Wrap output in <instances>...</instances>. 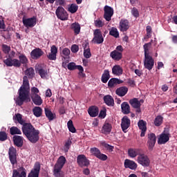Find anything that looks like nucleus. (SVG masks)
<instances>
[{
	"label": "nucleus",
	"instance_id": "052dcab7",
	"mask_svg": "<svg viewBox=\"0 0 177 177\" xmlns=\"http://www.w3.org/2000/svg\"><path fill=\"white\" fill-rule=\"evenodd\" d=\"M71 50L73 53H77L80 50V47L77 44H73L71 46Z\"/></svg>",
	"mask_w": 177,
	"mask_h": 177
},
{
	"label": "nucleus",
	"instance_id": "774afa93",
	"mask_svg": "<svg viewBox=\"0 0 177 177\" xmlns=\"http://www.w3.org/2000/svg\"><path fill=\"white\" fill-rule=\"evenodd\" d=\"M99 117H100V118H104L106 117V111H101Z\"/></svg>",
	"mask_w": 177,
	"mask_h": 177
},
{
	"label": "nucleus",
	"instance_id": "cd10ccee",
	"mask_svg": "<svg viewBox=\"0 0 177 177\" xmlns=\"http://www.w3.org/2000/svg\"><path fill=\"white\" fill-rule=\"evenodd\" d=\"M151 44H153V40H151L150 42L147 43L143 46L145 56H151V52H150Z\"/></svg>",
	"mask_w": 177,
	"mask_h": 177
},
{
	"label": "nucleus",
	"instance_id": "72a5a7b5",
	"mask_svg": "<svg viewBox=\"0 0 177 177\" xmlns=\"http://www.w3.org/2000/svg\"><path fill=\"white\" fill-rule=\"evenodd\" d=\"M15 102L18 106H21L23 104V86H21L19 90V97H17Z\"/></svg>",
	"mask_w": 177,
	"mask_h": 177
},
{
	"label": "nucleus",
	"instance_id": "603ef678",
	"mask_svg": "<svg viewBox=\"0 0 177 177\" xmlns=\"http://www.w3.org/2000/svg\"><path fill=\"white\" fill-rule=\"evenodd\" d=\"M94 26L98 28H100L104 26V22L102 21V19H97L94 21Z\"/></svg>",
	"mask_w": 177,
	"mask_h": 177
},
{
	"label": "nucleus",
	"instance_id": "a18cd8bd",
	"mask_svg": "<svg viewBox=\"0 0 177 177\" xmlns=\"http://www.w3.org/2000/svg\"><path fill=\"white\" fill-rule=\"evenodd\" d=\"M67 127L69 132H71L72 133H75V132L77 131L75 127H74V124H73V120H70L67 122Z\"/></svg>",
	"mask_w": 177,
	"mask_h": 177
},
{
	"label": "nucleus",
	"instance_id": "0eeeda50",
	"mask_svg": "<svg viewBox=\"0 0 177 177\" xmlns=\"http://www.w3.org/2000/svg\"><path fill=\"white\" fill-rule=\"evenodd\" d=\"M136 161L142 167H149V165H150V159L149 158V156L145 153L138 155Z\"/></svg>",
	"mask_w": 177,
	"mask_h": 177
},
{
	"label": "nucleus",
	"instance_id": "79ce46f5",
	"mask_svg": "<svg viewBox=\"0 0 177 177\" xmlns=\"http://www.w3.org/2000/svg\"><path fill=\"white\" fill-rule=\"evenodd\" d=\"M72 143H73V141L71 140V138H68L67 140L65 141L64 149H63L65 153H67L68 150H70V147L71 146Z\"/></svg>",
	"mask_w": 177,
	"mask_h": 177
},
{
	"label": "nucleus",
	"instance_id": "13d9d810",
	"mask_svg": "<svg viewBox=\"0 0 177 177\" xmlns=\"http://www.w3.org/2000/svg\"><path fill=\"white\" fill-rule=\"evenodd\" d=\"M84 56L86 59H90L91 57L92 53H91V48L84 50Z\"/></svg>",
	"mask_w": 177,
	"mask_h": 177
},
{
	"label": "nucleus",
	"instance_id": "9b49d317",
	"mask_svg": "<svg viewBox=\"0 0 177 177\" xmlns=\"http://www.w3.org/2000/svg\"><path fill=\"white\" fill-rule=\"evenodd\" d=\"M77 162L80 167H88L89 165V160L84 154L79 155L77 158Z\"/></svg>",
	"mask_w": 177,
	"mask_h": 177
},
{
	"label": "nucleus",
	"instance_id": "aec40b11",
	"mask_svg": "<svg viewBox=\"0 0 177 177\" xmlns=\"http://www.w3.org/2000/svg\"><path fill=\"white\" fill-rule=\"evenodd\" d=\"M57 56V47L53 45L50 48V52L47 55L48 59L49 60H56Z\"/></svg>",
	"mask_w": 177,
	"mask_h": 177
},
{
	"label": "nucleus",
	"instance_id": "bb28decb",
	"mask_svg": "<svg viewBox=\"0 0 177 177\" xmlns=\"http://www.w3.org/2000/svg\"><path fill=\"white\" fill-rule=\"evenodd\" d=\"M145 101L143 100H138V98H133L129 100V103L133 109H139L141 104L140 103H143Z\"/></svg>",
	"mask_w": 177,
	"mask_h": 177
},
{
	"label": "nucleus",
	"instance_id": "c03bdc74",
	"mask_svg": "<svg viewBox=\"0 0 177 177\" xmlns=\"http://www.w3.org/2000/svg\"><path fill=\"white\" fill-rule=\"evenodd\" d=\"M12 177H23V167H20L18 169H14Z\"/></svg>",
	"mask_w": 177,
	"mask_h": 177
},
{
	"label": "nucleus",
	"instance_id": "423d86ee",
	"mask_svg": "<svg viewBox=\"0 0 177 177\" xmlns=\"http://www.w3.org/2000/svg\"><path fill=\"white\" fill-rule=\"evenodd\" d=\"M93 38L92 39V42L93 44H103L104 39L103 38V35L102 34V31L100 29H95L93 31Z\"/></svg>",
	"mask_w": 177,
	"mask_h": 177
},
{
	"label": "nucleus",
	"instance_id": "8fccbe9b",
	"mask_svg": "<svg viewBox=\"0 0 177 177\" xmlns=\"http://www.w3.org/2000/svg\"><path fill=\"white\" fill-rule=\"evenodd\" d=\"M101 146L104 147V149H106L108 150V151H110V152H111L114 150V147L106 143V142H104V141L101 142Z\"/></svg>",
	"mask_w": 177,
	"mask_h": 177
},
{
	"label": "nucleus",
	"instance_id": "e2e57ef3",
	"mask_svg": "<svg viewBox=\"0 0 177 177\" xmlns=\"http://www.w3.org/2000/svg\"><path fill=\"white\" fill-rule=\"evenodd\" d=\"M131 14L136 18L139 17V11L138 10V9L136 8H132Z\"/></svg>",
	"mask_w": 177,
	"mask_h": 177
},
{
	"label": "nucleus",
	"instance_id": "ddd939ff",
	"mask_svg": "<svg viewBox=\"0 0 177 177\" xmlns=\"http://www.w3.org/2000/svg\"><path fill=\"white\" fill-rule=\"evenodd\" d=\"M36 73L40 75L43 80H48L49 77V70L46 68L39 67L36 68Z\"/></svg>",
	"mask_w": 177,
	"mask_h": 177
},
{
	"label": "nucleus",
	"instance_id": "393cba45",
	"mask_svg": "<svg viewBox=\"0 0 177 177\" xmlns=\"http://www.w3.org/2000/svg\"><path fill=\"white\" fill-rule=\"evenodd\" d=\"M168 140H169V134L162 133L158 138V145H165Z\"/></svg>",
	"mask_w": 177,
	"mask_h": 177
},
{
	"label": "nucleus",
	"instance_id": "49530a36",
	"mask_svg": "<svg viewBox=\"0 0 177 177\" xmlns=\"http://www.w3.org/2000/svg\"><path fill=\"white\" fill-rule=\"evenodd\" d=\"M10 135H21V131L17 127H12L10 129Z\"/></svg>",
	"mask_w": 177,
	"mask_h": 177
},
{
	"label": "nucleus",
	"instance_id": "6ab92c4d",
	"mask_svg": "<svg viewBox=\"0 0 177 177\" xmlns=\"http://www.w3.org/2000/svg\"><path fill=\"white\" fill-rule=\"evenodd\" d=\"M138 128L139 129H140L141 131V134L140 136L141 138H143V136H145L146 131H147V123L143 120H139V122H138Z\"/></svg>",
	"mask_w": 177,
	"mask_h": 177
},
{
	"label": "nucleus",
	"instance_id": "37998d69",
	"mask_svg": "<svg viewBox=\"0 0 177 177\" xmlns=\"http://www.w3.org/2000/svg\"><path fill=\"white\" fill-rule=\"evenodd\" d=\"M78 10V6L75 3H72L68 6V12L70 13H75Z\"/></svg>",
	"mask_w": 177,
	"mask_h": 177
},
{
	"label": "nucleus",
	"instance_id": "a211bd4d",
	"mask_svg": "<svg viewBox=\"0 0 177 177\" xmlns=\"http://www.w3.org/2000/svg\"><path fill=\"white\" fill-rule=\"evenodd\" d=\"M23 24L27 28H32L35 24H37V19L35 17H32L23 20Z\"/></svg>",
	"mask_w": 177,
	"mask_h": 177
},
{
	"label": "nucleus",
	"instance_id": "20e7f679",
	"mask_svg": "<svg viewBox=\"0 0 177 177\" xmlns=\"http://www.w3.org/2000/svg\"><path fill=\"white\" fill-rule=\"evenodd\" d=\"M23 102L26 103L31 102V97H30V82L28 80H26L23 82Z\"/></svg>",
	"mask_w": 177,
	"mask_h": 177
},
{
	"label": "nucleus",
	"instance_id": "6e6d98bb",
	"mask_svg": "<svg viewBox=\"0 0 177 177\" xmlns=\"http://www.w3.org/2000/svg\"><path fill=\"white\" fill-rule=\"evenodd\" d=\"M8 139V134L5 131H0V141L5 142Z\"/></svg>",
	"mask_w": 177,
	"mask_h": 177
},
{
	"label": "nucleus",
	"instance_id": "c756f323",
	"mask_svg": "<svg viewBox=\"0 0 177 177\" xmlns=\"http://www.w3.org/2000/svg\"><path fill=\"white\" fill-rule=\"evenodd\" d=\"M32 100L36 106H41L43 103L42 98H41V96L39 95L36 94V95H32Z\"/></svg>",
	"mask_w": 177,
	"mask_h": 177
},
{
	"label": "nucleus",
	"instance_id": "f704fd0d",
	"mask_svg": "<svg viewBox=\"0 0 177 177\" xmlns=\"http://www.w3.org/2000/svg\"><path fill=\"white\" fill-rule=\"evenodd\" d=\"M112 73L114 75H122V67L120 65H115L112 68Z\"/></svg>",
	"mask_w": 177,
	"mask_h": 177
},
{
	"label": "nucleus",
	"instance_id": "58836bf2",
	"mask_svg": "<svg viewBox=\"0 0 177 177\" xmlns=\"http://www.w3.org/2000/svg\"><path fill=\"white\" fill-rule=\"evenodd\" d=\"M88 114L91 117H97L99 114V109L96 106H92L88 109Z\"/></svg>",
	"mask_w": 177,
	"mask_h": 177
},
{
	"label": "nucleus",
	"instance_id": "9d476101",
	"mask_svg": "<svg viewBox=\"0 0 177 177\" xmlns=\"http://www.w3.org/2000/svg\"><path fill=\"white\" fill-rule=\"evenodd\" d=\"M104 11V19H105L106 21H110V20H111V17H113V15H114V10L109 6H105Z\"/></svg>",
	"mask_w": 177,
	"mask_h": 177
},
{
	"label": "nucleus",
	"instance_id": "f8f14e48",
	"mask_svg": "<svg viewBox=\"0 0 177 177\" xmlns=\"http://www.w3.org/2000/svg\"><path fill=\"white\" fill-rule=\"evenodd\" d=\"M9 159L12 165H15L17 162V157L16 155V149L13 147L9 148L8 150Z\"/></svg>",
	"mask_w": 177,
	"mask_h": 177
},
{
	"label": "nucleus",
	"instance_id": "f3484780",
	"mask_svg": "<svg viewBox=\"0 0 177 177\" xmlns=\"http://www.w3.org/2000/svg\"><path fill=\"white\" fill-rule=\"evenodd\" d=\"M130 126H131V120L129 119V118H128V116H124L122 118V122H121V128L123 132L126 133L127 129H128Z\"/></svg>",
	"mask_w": 177,
	"mask_h": 177
},
{
	"label": "nucleus",
	"instance_id": "c9c22d12",
	"mask_svg": "<svg viewBox=\"0 0 177 177\" xmlns=\"http://www.w3.org/2000/svg\"><path fill=\"white\" fill-rule=\"evenodd\" d=\"M116 95L122 97V96H125L126 93H128V88L127 87H120L115 91Z\"/></svg>",
	"mask_w": 177,
	"mask_h": 177
},
{
	"label": "nucleus",
	"instance_id": "bf43d9fd",
	"mask_svg": "<svg viewBox=\"0 0 177 177\" xmlns=\"http://www.w3.org/2000/svg\"><path fill=\"white\" fill-rule=\"evenodd\" d=\"M151 37V26H147V35L144 37V39H149Z\"/></svg>",
	"mask_w": 177,
	"mask_h": 177
},
{
	"label": "nucleus",
	"instance_id": "e433bc0d",
	"mask_svg": "<svg viewBox=\"0 0 177 177\" xmlns=\"http://www.w3.org/2000/svg\"><path fill=\"white\" fill-rule=\"evenodd\" d=\"M139 154V149L131 148L128 150V156L131 158H135Z\"/></svg>",
	"mask_w": 177,
	"mask_h": 177
},
{
	"label": "nucleus",
	"instance_id": "f03ea898",
	"mask_svg": "<svg viewBox=\"0 0 177 177\" xmlns=\"http://www.w3.org/2000/svg\"><path fill=\"white\" fill-rule=\"evenodd\" d=\"M66 157L61 156L57 160L53 167V175L55 177H64V172L62 171L66 164Z\"/></svg>",
	"mask_w": 177,
	"mask_h": 177
},
{
	"label": "nucleus",
	"instance_id": "2f4dec72",
	"mask_svg": "<svg viewBox=\"0 0 177 177\" xmlns=\"http://www.w3.org/2000/svg\"><path fill=\"white\" fill-rule=\"evenodd\" d=\"M121 109L123 114H129V113H131V107L129 106V104L127 102L121 104Z\"/></svg>",
	"mask_w": 177,
	"mask_h": 177
},
{
	"label": "nucleus",
	"instance_id": "4d7b16f0",
	"mask_svg": "<svg viewBox=\"0 0 177 177\" xmlns=\"http://www.w3.org/2000/svg\"><path fill=\"white\" fill-rule=\"evenodd\" d=\"M2 50L5 55H8L9 52H10V46L6 45V44H3L2 45Z\"/></svg>",
	"mask_w": 177,
	"mask_h": 177
},
{
	"label": "nucleus",
	"instance_id": "6e6552de",
	"mask_svg": "<svg viewBox=\"0 0 177 177\" xmlns=\"http://www.w3.org/2000/svg\"><path fill=\"white\" fill-rule=\"evenodd\" d=\"M71 53V51L68 48H63L61 52V57L63 61L62 62V66L65 67L66 64L68 63V59H70V54Z\"/></svg>",
	"mask_w": 177,
	"mask_h": 177
},
{
	"label": "nucleus",
	"instance_id": "de8ad7c7",
	"mask_svg": "<svg viewBox=\"0 0 177 177\" xmlns=\"http://www.w3.org/2000/svg\"><path fill=\"white\" fill-rule=\"evenodd\" d=\"M109 35H111L115 38H118V37H120V33L118 32L117 28H111L109 31Z\"/></svg>",
	"mask_w": 177,
	"mask_h": 177
},
{
	"label": "nucleus",
	"instance_id": "2eb2a0df",
	"mask_svg": "<svg viewBox=\"0 0 177 177\" xmlns=\"http://www.w3.org/2000/svg\"><path fill=\"white\" fill-rule=\"evenodd\" d=\"M39 171H41V164L36 162L33 169L31 170L28 177H38L39 176Z\"/></svg>",
	"mask_w": 177,
	"mask_h": 177
},
{
	"label": "nucleus",
	"instance_id": "7c9ffc66",
	"mask_svg": "<svg viewBox=\"0 0 177 177\" xmlns=\"http://www.w3.org/2000/svg\"><path fill=\"white\" fill-rule=\"evenodd\" d=\"M12 139L15 146H17V147H21L23 146V138L21 136H14Z\"/></svg>",
	"mask_w": 177,
	"mask_h": 177
},
{
	"label": "nucleus",
	"instance_id": "4be33fe9",
	"mask_svg": "<svg viewBox=\"0 0 177 177\" xmlns=\"http://www.w3.org/2000/svg\"><path fill=\"white\" fill-rule=\"evenodd\" d=\"M44 55V51H42L40 48H35L33 50H32L30 53V56L32 58H33L35 60H37V59H39L41 56Z\"/></svg>",
	"mask_w": 177,
	"mask_h": 177
},
{
	"label": "nucleus",
	"instance_id": "f257e3e1",
	"mask_svg": "<svg viewBox=\"0 0 177 177\" xmlns=\"http://www.w3.org/2000/svg\"><path fill=\"white\" fill-rule=\"evenodd\" d=\"M23 133L30 143H37L39 140V130L35 129L30 122H23Z\"/></svg>",
	"mask_w": 177,
	"mask_h": 177
},
{
	"label": "nucleus",
	"instance_id": "39448f33",
	"mask_svg": "<svg viewBox=\"0 0 177 177\" xmlns=\"http://www.w3.org/2000/svg\"><path fill=\"white\" fill-rule=\"evenodd\" d=\"M55 14L57 19H59V20H62V21H64L68 19V14L67 13V11H66L64 8L62 6H59L57 8L55 11Z\"/></svg>",
	"mask_w": 177,
	"mask_h": 177
},
{
	"label": "nucleus",
	"instance_id": "412c9836",
	"mask_svg": "<svg viewBox=\"0 0 177 177\" xmlns=\"http://www.w3.org/2000/svg\"><path fill=\"white\" fill-rule=\"evenodd\" d=\"M124 168H129V169L135 170L138 168V164L135 162L133 160H131L129 159H126L124 160Z\"/></svg>",
	"mask_w": 177,
	"mask_h": 177
},
{
	"label": "nucleus",
	"instance_id": "a878e982",
	"mask_svg": "<svg viewBox=\"0 0 177 177\" xmlns=\"http://www.w3.org/2000/svg\"><path fill=\"white\" fill-rule=\"evenodd\" d=\"M110 57L116 62H120L121 59H122V53L121 52L117 51V50H114L113 51L111 52Z\"/></svg>",
	"mask_w": 177,
	"mask_h": 177
},
{
	"label": "nucleus",
	"instance_id": "680f3d73",
	"mask_svg": "<svg viewBox=\"0 0 177 177\" xmlns=\"http://www.w3.org/2000/svg\"><path fill=\"white\" fill-rule=\"evenodd\" d=\"M97 158H99V160H101L102 161H106L108 157L106 154L102 153V152H100V154L97 156Z\"/></svg>",
	"mask_w": 177,
	"mask_h": 177
},
{
	"label": "nucleus",
	"instance_id": "69168bd1",
	"mask_svg": "<svg viewBox=\"0 0 177 177\" xmlns=\"http://www.w3.org/2000/svg\"><path fill=\"white\" fill-rule=\"evenodd\" d=\"M31 92H32V95H38V93H39V90L37 87H32L31 88Z\"/></svg>",
	"mask_w": 177,
	"mask_h": 177
},
{
	"label": "nucleus",
	"instance_id": "09e8293b",
	"mask_svg": "<svg viewBox=\"0 0 177 177\" xmlns=\"http://www.w3.org/2000/svg\"><path fill=\"white\" fill-rule=\"evenodd\" d=\"M164 120V118L161 115H158L155 120H154V125L156 127H160L161 124H162V121Z\"/></svg>",
	"mask_w": 177,
	"mask_h": 177
},
{
	"label": "nucleus",
	"instance_id": "0e129e2a",
	"mask_svg": "<svg viewBox=\"0 0 177 177\" xmlns=\"http://www.w3.org/2000/svg\"><path fill=\"white\" fill-rule=\"evenodd\" d=\"M68 69L73 71V70H76L77 69V65H75V63L74 62H70L68 64Z\"/></svg>",
	"mask_w": 177,
	"mask_h": 177
},
{
	"label": "nucleus",
	"instance_id": "b1692460",
	"mask_svg": "<svg viewBox=\"0 0 177 177\" xmlns=\"http://www.w3.org/2000/svg\"><path fill=\"white\" fill-rule=\"evenodd\" d=\"M119 28L120 31H122V32L127 31L129 28V22L128 21V20L122 19L120 21Z\"/></svg>",
	"mask_w": 177,
	"mask_h": 177
},
{
	"label": "nucleus",
	"instance_id": "4c0bfd02",
	"mask_svg": "<svg viewBox=\"0 0 177 177\" xmlns=\"http://www.w3.org/2000/svg\"><path fill=\"white\" fill-rule=\"evenodd\" d=\"M109 80H110V71L105 70L102 75L101 81L104 84H107Z\"/></svg>",
	"mask_w": 177,
	"mask_h": 177
},
{
	"label": "nucleus",
	"instance_id": "3c124183",
	"mask_svg": "<svg viewBox=\"0 0 177 177\" xmlns=\"http://www.w3.org/2000/svg\"><path fill=\"white\" fill-rule=\"evenodd\" d=\"M119 81L118 79L112 78L108 82V86L113 88V86L117 85V84H120Z\"/></svg>",
	"mask_w": 177,
	"mask_h": 177
},
{
	"label": "nucleus",
	"instance_id": "473e14b6",
	"mask_svg": "<svg viewBox=\"0 0 177 177\" xmlns=\"http://www.w3.org/2000/svg\"><path fill=\"white\" fill-rule=\"evenodd\" d=\"M71 28L74 31L75 35H78L81 32V25L77 22L73 23L71 25Z\"/></svg>",
	"mask_w": 177,
	"mask_h": 177
},
{
	"label": "nucleus",
	"instance_id": "7ed1b4c3",
	"mask_svg": "<svg viewBox=\"0 0 177 177\" xmlns=\"http://www.w3.org/2000/svg\"><path fill=\"white\" fill-rule=\"evenodd\" d=\"M23 67H25L26 70L24 71V82L26 80L28 81V78H34V75H35V71H34V68L30 67L28 68V59L26 56L23 55Z\"/></svg>",
	"mask_w": 177,
	"mask_h": 177
},
{
	"label": "nucleus",
	"instance_id": "dca6fc26",
	"mask_svg": "<svg viewBox=\"0 0 177 177\" xmlns=\"http://www.w3.org/2000/svg\"><path fill=\"white\" fill-rule=\"evenodd\" d=\"M156 134L153 133H150L148 134V141H147V146L149 150H153V147H154L156 145Z\"/></svg>",
	"mask_w": 177,
	"mask_h": 177
},
{
	"label": "nucleus",
	"instance_id": "c85d7f7f",
	"mask_svg": "<svg viewBox=\"0 0 177 177\" xmlns=\"http://www.w3.org/2000/svg\"><path fill=\"white\" fill-rule=\"evenodd\" d=\"M44 111H45L46 116L47 117V118H48L49 121H53V120H55V118L56 117V114L53 113L52 111H50L49 107H45Z\"/></svg>",
	"mask_w": 177,
	"mask_h": 177
},
{
	"label": "nucleus",
	"instance_id": "a19ab883",
	"mask_svg": "<svg viewBox=\"0 0 177 177\" xmlns=\"http://www.w3.org/2000/svg\"><path fill=\"white\" fill-rule=\"evenodd\" d=\"M42 111L41 108L39 106H35L32 109V113L35 117H37V118L42 115Z\"/></svg>",
	"mask_w": 177,
	"mask_h": 177
},
{
	"label": "nucleus",
	"instance_id": "864d4df0",
	"mask_svg": "<svg viewBox=\"0 0 177 177\" xmlns=\"http://www.w3.org/2000/svg\"><path fill=\"white\" fill-rule=\"evenodd\" d=\"M14 119L15 120V121H17L19 124H21V125H23V116L21 115V114L20 113L16 114L15 116L14 117Z\"/></svg>",
	"mask_w": 177,
	"mask_h": 177
},
{
	"label": "nucleus",
	"instance_id": "338daca9",
	"mask_svg": "<svg viewBox=\"0 0 177 177\" xmlns=\"http://www.w3.org/2000/svg\"><path fill=\"white\" fill-rule=\"evenodd\" d=\"M0 28L1 30H5L6 26H5V22L3 21V19H0Z\"/></svg>",
	"mask_w": 177,
	"mask_h": 177
},
{
	"label": "nucleus",
	"instance_id": "1a4fd4ad",
	"mask_svg": "<svg viewBox=\"0 0 177 177\" xmlns=\"http://www.w3.org/2000/svg\"><path fill=\"white\" fill-rule=\"evenodd\" d=\"M144 67L149 71L153 70V68L154 67V59L151 55L145 56Z\"/></svg>",
	"mask_w": 177,
	"mask_h": 177
},
{
	"label": "nucleus",
	"instance_id": "ea45409f",
	"mask_svg": "<svg viewBox=\"0 0 177 177\" xmlns=\"http://www.w3.org/2000/svg\"><path fill=\"white\" fill-rule=\"evenodd\" d=\"M104 101L107 106H114V99L111 95H105L104 97Z\"/></svg>",
	"mask_w": 177,
	"mask_h": 177
},
{
	"label": "nucleus",
	"instance_id": "4468645a",
	"mask_svg": "<svg viewBox=\"0 0 177 177\" xmlns=\"http://www.w3.org/2000/svg\"><path fill=\"white\" fill-rule=\"evenodd\" d=\"M3 63L7 66V67H12L13 66L14 67H20V61L16 59H12V58L9 57L6 59L3 60Z\"/></svg>",
	"mask_w": 177,
	"mask_h": 177
},
{
	"label": "nucleus",
	"instance_id": "5701e85b",
	"mask_svg": "<svg viewBox=\"0 0 177 177\" xmlns=\"http://www.w3.org/2000/svg\"><path fill=\"white\" fill-rule=\"evenodd\" d=\"M112 126L111 124L105 122L102 129H101V133H104V135H109L111 132Z\"/></svg>",
	"mask_w": 177,
	"mask_h": 177
},
{
	"label": "nucleus",
	"instance_id": "5fc2aeb1",
	"mask_svg": "<svg viewBox=\"0 0 177 177\" xmlns=\"http://www.w3.org/2000/svg\"><path fill=\"white\" fill-rule=\"evenodd\" d=\"M90 151L95 157L100 154V150L96 147L91 148Z\"/></svg>",
	"mask_w": 177,
	"mask_h": 177
}]
</instances>
